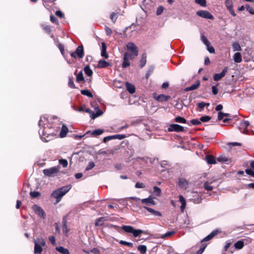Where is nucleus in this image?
<instances>
[{"instance_id": "26", "label": "nucleus", "mask_w": 254, "mask_h": 254, "mask_svg": "<svg viewBox=\"0 0 254 254\" xmlns=\"http://www.w3.org/2000/svg\"><path fill=\"white\" fill-rule=\"evenodd\" d=\"M110 65V64L105 60H100L98 62L97 67L98 68H105Z\"/></svg>"}, {"instance_id": "15", "label": "nucleus", "mask_w": 254, "mask_h": 254, "mask_svg": "<svg viewBox=\"0 0 254 254\" xmlns=\"http://www.w3.org/2000/svg\"><path fill=\"white\" fill-rule=\"evenodd\" d=\"M178 185L180 188L186 189L188 187L189 183L186 179L180 178L178 179Z\"/></svg>"}, {"instance_id": "25", "label": "nucleus", "mask_w": 254, "mask_h": 254, "mask_svg": "<svg viewBox=\"0 0 254 254\" xmlns=\"http://www.w3.org/2000/svg\"><path fill=\"white\" fill-rule=\"evenodd\" d=\"M155 98L159 102H163L168 100L170 98V96L168 95H165L164 94H160Z\"/></svg>"}, {"instance_id": "10", "label": "nucleus", "mask_w": 254, "mask_h": 254, "mask_svg": "<svg viewBox=\"0 0 254 254\" xmlns=\"http://www.w3.org/2000/svg\"><path fill=\"white\" fill-rule=\"evenodd\" d=\"M196 14L202 18L209 19H213V16L206 10H199L196 12Z\"/></svg>"}, {"instance_id": "39", "label": "nucleus", "mask_w": 254, "mask_h": 254, "mask_svg": "<svg viewBox=\"0 0 254 254\" xmlns=\"http://www.w3.org/2000/svg\"><path fill=\"white\" fill-rule=\"evenodd\" d=\"M201 125V122L200 121V119H193L190 120V124H188L189 126L193 125V126H198Z\"/></svg>"}, {"instance_id": "41", "label": "nucleus", "mask_w": 254, "mask_h": 254, "mask_svg": "<svg viewBox=\"0 0 254 254\" xmlns=\"http://www.w3.org/2000/svg\"><path fill=\"white\" fill-rule=\"evenodd\" d=\"M225 4L227 7V10L231 9V8L233 7V0H226Z\"/></svg>"}, {"instance_id": "6", "label": "nucleus", "mask_w": 254, "mask_h": 254, "mask_svg": "<svg viewBox=\"0 0 254 254\" xmlns=\"http://www.w3.org/2000/svg\"><path fill=\"white\" fill-rule=\"evenodd\" d=\"M94 109L96 111V113L88 108L85 110L86 112L89 113L90 115V117L92 119H93L102 115L103 113L102 111L99 109V106L94 107Z\"/></svg>"}, {"instance_id": "42", "label": "nucleus", "mask_w": 254, "mask_h": 254, "mask_svg": "<svg viewBox=\"0 0 254 254\" xmlns=\"http://www.w3.org/2000/svg\"><path fill=\"white\" fill-rule=\"evenodd\" d=\"M143 232L140 229H135L133 228L132 234L134 237H138L140 234L142 233Z\"/></svg>"}, {"instance_id": "24", "label": "nucleus", "mask_w": 254, "mask_h": 254, "mask_svg": "<svg viewBox=\"0 0 254 254\" xmlns=\"http://www.w3.org/2000/svg\"><path fill=\"white\" fill-rule=\"evenodd\" d=\"M217 161L219 162L222 163H227L230 160L229 157L224 155H221L218 157L216 159Z\"/></svg>"}, {"instance_id": "31", "label": "nucleus", "mask_w": 254, "mask_h": 254, "mask_svg": "<svg viewBox=\"0 0 254 254\" xmlns=\"http://www.w3.org/2000/svg\"><path fill=\"white\" fill-rule=\"evenodd\" d=\"M234 61L237 63H240L242 62V56L241 53L237 52L235 53L233 56Z\"/></svg>"}, {"instance_id": "54", "label": "nucleus", "mask_w": 254, "mask_h": 254, "mask_svg": "<svg viewBox=\"0 0 254 254\" xmlns=\"http://www.w3.org/2000/svg\"><path fill=\"white\" fill-rule=\"evenodd\" d=\"M175 121L180 123H185L186 122V120L181 117H177L175 119Z\"/></svg>"}, {"instance_id": "57", "label": "nucleus", "mask_w": 254, "mask_h": 254, "mask_svg": "<svg viewBox=\"0 0 254 254\" xmlns=\"http://www.w3.org/2000/svg\"><path fill=\"white\" fill-rule=\"evenodd\" d=\"M247 174L254 177V171L251 168H248L245 170Z\"/></svg>"}, {"instance_id": "28", "label": "nucleus", "mask_w": 254, "mask_h": 254, "mask_svg": "<svg viewBox=\"0 0 254 254\" xmlns=\"http://www.w3.org/2000/svg\"><path fill=\"white\" fill-rule=\"evenodd\" d=\"M106 44L104 43H102V49H101V56L103 57H104L106 59H107L109 56L106 53Z\"/></svg>"}, {"instance_id": "58", "label": "nucleus", "mask_w": 254, "mask_h": 254, "mask_svg": "<svg viewBox=\"0 0 254 254\" xmlns=\"http://www.w3.org/2000/svg\"><path fill=\"white\" fill-rule=\"evenodd\" d=\"M247 10L251 14L254 15V9L251 7L249 4L246 5Z\"/></svg>"}, {"instance_id": "33", "label": "nucleus", "mask_w": 254, "mask_h": 254, "mask_svg": "<svg viewBox=\"0 0 254 254\" xmlns=\"http://www.w3.org/2000/svg\"><path fill=\"white\" fill-rule=\"evenodd\" d=\"M146 57H147V56H146V54L145 53H143L142 55L141 58V59L140 61V66L141 68L143 67L146 64Z\"/></svg>"}, {"instance_id": "4", "label": "nucleus", "mask_w": 254, "mask_h": 254, "mask_svg": "<svg viewBox=\"0 0 254 254\" xmlns=\"http://www.w3.org/2000/svg\"><path fill=\"white\" fill-rule=\"evenodd\" d=\"M127 49L129 51L128 53L130 56L135 58L137 56L138 50L137 46L132 42H128L127 45Z\"/></svg>"}, {"instance_id": "1", "label": "nucleus", "mask_w": 254, "mask_h": 254, "mask_svg": "<svg viewBox=\"0 0 254 254\" xmlns=\"http://www.w3.org/2000/svg\"><path fill=\"white\" fill-rule=\"evenodd\" d=\"M71 188L70 185L63 186L53 191L51 196L56 198V202H60L63 196Z\"/></svg>"}, {"instance_id": "16", "label": "nucleus", "mask_w": 254, "mask_h": 254, "mask_svg": "<svg viewBox=\"0 0 254 254\" xmlns=\"http://www.w3.org/2000/svg\"><path fill=\"white\" fill-rule=\"evenodd\" d=\"M141 201L142 203L145 204L147 205H155L156 204L152 196L142 199Z\"/></svg>"}, {"instance_id": "3", "label": "nucleus", "mask_w": 254, "mask_h": 254, "mask_svg": "<svg viewBox=\"0 0 254 254\" xmlns=\"http://www.w3.org/2000/svg\"><path fill=\"white\" fill-rule=\"evenodd\" d=\"M34 253L41 254L43 251L42 247L46 245V242L43 239H34Z\"/></svg>"}, {"instance_id": "38", "label": "nucleus", "mask_w": 254, "mask_h": 254, "mask_svg": "<svg viewBox=\"0 0 254 254\" xmlns=\"http://www.w3.org/2000/svg\"><path fill=\"white\" fill-rule=\"evenodd\" d=\"M68 128H62V130L60 133V136L61 138L64 137L66 134L67 132L68 131Z\"/></svg>"}, {"instance_id": "7", "label": "nucleus", "mask_w": 254, "mask_h": 254, "mask_svg": "<svg viewBox=\"0 0 254 254\" xmlns=\"http://www.w3.org/2000/svg\"><path fill=\"white\" fill-rule=\"evenodd\" d=\"M70 56L73 58H76L77 56L80 59L82 58L84 56L83 47L82 45L78 46L75 51L70 54Z\"/></svg>"}, {"instance_id": "43", "label": "nucleus", "mask_w": 254, "mask_h": 254, "mask_svg": "<svg viewBox=\"0 0 254 254\" xmlns=\"http://www.w3.org/2000/svg\"><path fill=\"white\" fill-rule=\"evenodd\" d=\"M232 47L233 49V51H240L241 50V48L239 45V44L237 42L234 43L232 44Z\"/></svg>"}, {"instance_id": "40", "label": "nucleus", "mask_w": 254, "mask_h": 254, "mask_svg": "<svg viewBox=\"0 0 254 254\" xmlns=\"http://www.w3.org/2000/svg\"><path fill=\"white\" fill-rule=\"evenodd\" d=\"M137 250L141 254H144L147 250V248L145 245H139L137 247Z\"/></svg>"}, {"instance_id": "64", "label": "nucleus", "mask_w": 254, "mask_h": 254, "mask_svg": "<svg viewBox=\"0 0 254 254\" xmlns=\"http://www.w3.org/2000/svg\"><path fill=\"white\" fill-rule=\"evenodd\" d=\"M164 10V7L162 6H159L157 8V11H156V14L157 15H159L161 14Z\"/></svg>"}, {"instance_id": "8", "label": "nucleus", "mask_w": 254, "mask_h": 254, "mask_svg": "<svg viewBox=\"0 0 254 254\" xmlns=\"http://www.w3.org/2000/svg\"><path fill=\"white\" fill-rule=\"evenodd\" d=\"M134 58L130 56L128 52H126L124 55L123 61L122 63V67L126 68L130 64L129 60L133 59Z\"/></svg>"}, {"instance_id": "45", "label": "nucleus", "mask_w": 254, "mask_h": 254, "mask_svg": "<svg viewBox=\"0 0 254 254\" xmlns=\"http://www.w3.org/2000/svg\"><path fill=\"white\" fill-rule=\"evenodd\" d=\"M197 106L200 111L202 110L206 106H209V103H206L204 102H200L197 103Z\"/></svg>"}, {"instance_id": "61", "label": "nucleus", "mask_w": 254, "mask_h": 254, "mask_svg": "<svg viewBox=\"0 0 254 254\" xmlns=\"http://www.w3.org/2000/svg\"><path fill=\"white\" fill-rule=\"evenodd\" d=\"M30 194L31 197H32L33 198H36L40 195V193L38 191H31L30 193Z\"/></svg>"}, {"instance_id": "11", "label": "nucleus", "mask_w": 254, "mask_h": 254, "mask_svg": "<svg viewBox=\"0 0 254 254\" xmlns=\"http://www.w3.org/2000/svg\"><path fill=\"white\" fill-rule=\"evenodd\" d=\"M32 208L35 213L39 217L44 218L46 216V213L44 210L40 206L36 204H34Z\"/></svg>"}, {"instance_id": "59", "label": "nucleus", "mask_w": 254, "mask_h": 254, "mask_svg": "<svg viewBox=\"0 0 254 254\" xmlns=\"http://www.w3.org/2000/svg\"><path fill=\"white\" fill-rule=\"evenodd\" d=\"M231 244H232V242L231 241V240H227L226 242V244L224 248V251H225V252L227 251L228 249L230 247Z\"/></svg>"}, {"instance_id": "36", "label": "nucleus", "mask_w": 254, "mask_h": 254, "mask_svg": "<svg viewBox=\"0 0 254 254\" xmlns=\"http://www.w3.org/2000/svg\"><path fill=\"white\" fill-rule=\"evenodd\" d=\"M84 71L85 72V74L88 76H92L93 74V71L92 69L90 68V66L89 65H87L84 67Z\"/></svg>"}, {"instance_id": "46", "label": "nucleus", "mask_w": 254, "mask_h": 254, "mask_svg": "<svg viewBox=\"0 0 254 254\" xmlns=\"http://www.w3.org/2000/svg\"><path fill=\"white\" fill-rule=\"evenodd\" d=\"M81 93L85 96H87L89 97H92V94L88 90H82L81 91Z\"/></svg>"}, {"instance_id": "12", "label": "nucleus", "mask_w": 254, "mask_h": 254, "mask_svg": "<svg viewBox=\"0 0 254 254\" xmlns=\"http://www.w3.org/2000/svg\"><path fill=\"white\" fill-rule=\"evenodd\" d=\"M202 198L201 196L196 192H192L191 197L189 200L192 201L194 203L199 204L201 202Z\"/></svg>"}, {"instance_id": "51", "label": "nucleus", "mask_w": 254, "mask_h": 254, "mask_svg": "<svg viewBox=\"0 0 254 254\" xmlns=\"http://www.w3.org/2000/svg\"><path fill=\"white\" fill-rule=\"evenodd\" d=\"M59 163L63 166L64 168L67 167L68 165L67 161L66 159H61L59 160Z\"/></svg>"}, {"instance_id": "37", "label": "nucleus", "mask_w": 254, "mask_h": 254, "mask_svg": "<svg viewBox=\"0 0 254 254\" xmlns=\"http://www.w3.org/2000/svg\"><path fill=\"white\" fill-rule=\"evenodd\" d=\"M84 78L83 77V73L82 71L79 72V73L77 74L76 76V81L77 82H80L81 81H84Z\"/></svg>"}, {"instance_id": "62", "label": "nucleus", "mask_w": 254, "mask_h": 254, "mask_svg": "<svg viewBox=\"0 0 254 254\" xmlns=\"http://www.w3.org/2000/svg\"><path fill=\"white\" fill-rule=\"evenodd\" d=\"M95 166V164L93 162H90L89 163L88 166L86 167L85 170L89 171L91 170Z\"/></svg>"}, {"instance_id": "22", "label": "nucleus", "mask_w": 254, "mask_h": 254, "mask_svg": "<svg viewBox=\"0 0 254 254\" xmlns=\"http://www.w3.org/2000/svg\"><path fill=\"white\" fill-rule=\"evenodd\" d=\"M200 85V81L197 80L196 82L189 87H187L185 89V91H190L196 89Z\"/></svg>"}, {"instance_id": "48", "label": "nucleus", "mask_w": 254, "mask_h": 254, "mask_svg": "<svg viewBox=\"0 0 254 254\" xmlns=\"http://www.w3.org/2000/svg\"><path fill=\"white\" fill-rule=\"evenodd\" d=\"M240 125L243 127H248L250 125V124L248 121L240 120Z\"/></svg>"}, {"instance_id": "18", "label": "nucleus", "mask_w": 254, "mask_h": 254, "mask_svg": "<svg viewBox=\"0 0 254 254\" xmlns=\"http://www.w3.org/2000/svg\"><path fill=\"white\" fill-rule=\"evenodd\" d=\"M205 160L208 164H215L216 163V159L211 155H206L205 157Z\"/></svg>"}, {"instance_id": "2", "label": "nucleus", "mask_w": 254, "mask_h": 254, "mask_svg": "<svg viewBox=\"0 0 254 254\" xmlns=\"http://www.w3.org/2000/svg\"><path fill=\"white\" fill-rule=\"evenodd\" d=\"M50 128H42L39 130V133L41 140L43 142H48L52 140L54 135L49 131Z\"/></svg>"}, {"instance_id": "19", "label": "nucleus", "mask_w": 254, "mask_h": 254, "mask_svg": "<svg viewBox=\"0 0 254 254\" xmlns=\"http://www.w3.org/2000/svg\"><path fill=\"white\" fill-rule=\"evenodd\" d=\"M239 131L244 134L248 135H254V130L251 129V128H238Z\"/></svg>"}, {"instance_id": "52", "label": "nucleus", "mask_w": 254, "mask_h": 254, "mask_svg": "<svg viewBox=\"0 0 254 254\" xmlns=\"http://www.w3.org/2000/svg\"><path fill=\"white\" fill-rule=\"evenodd\" d=\"M199 119L200 122H207L210 120L211 117L208 116H204L200 117Z\"/></svg>"}, {"instance_id": "53", "label": "nucleus", "mask_w": 254, "mask_h": 254, "mask_svg": "<svg viewBox=\"0 0 254 254\" xmlns=\"http://www.w3.org/2000/svg\"><path fill=\"white\" fill-rule=\"evenodd\" d=\"M195 2L201 6L205 7L206 6V0H195Z\"/></svg>"}, {"instance_id": "5", "label": "nucleus", "mask_w": 254, "mask_h": 254, "mask_svg": "<svg viewBox=\"0 0 254 254\" xmlns=\"http://www.w3.org/2000/svg\"><path fill=\"white\" fill-rule=\"evenodd\" d=\"M59 166H55L49 169L43 170V172L45 176L52 177L56 175L59 171Z\"/></svg>"}, {"instance_id": "23", "label": "nucleus", "mask_w": 254, "mask_h": 254, "mask_svg": "<svg viewBox=\"0 0 254 254\" xmlns=\"http://www.w3.org/2000/svg\"><path fill=\"white\" fill-rule=\"evenodd\" d=\"M143 208L144 209H146L148 212L152 213V214H153L155 216H159V217L162 216V214L159 211H156V210H154L153 209L150 208L149 207L146 206H143Z\"/></svg>"}, {"instance_id": "14", "label": "nucleus", "mask_w": 254, "mask_h": 254, "mask_svg": "<svg viewBox=\"0 0 254 254\" xmlns=\"http://www.w3.org/2000/svg\"><path fill=\"white\" fill-rule=\"evenodd\" d=\"M228 70V67H225L224 69H223L222 71L220 73H215L213 75V79L215 81H219L222 78L224 77L225 75L226 72Z\"/></svg>"}, {"instance_id": "20", "label": "nucleus", "mask_w": 254, "mask_h": 254, "mask_svg": "<svg viewBox=\"0 0 254 254\" xmlns=\"http://www.w3.org/2000/svg\"><path fill=\"white\" fill-rule=\"evenodd\" d=\"M109 219L107 217H101L96 219L95 225L96 226H102L104 222L108 221Z\"/></svg>"}, {"instance_id": "17", "label": "nucleus", "mask_w": 254, "mask_h": 254, "mask_svg": "<svg viewBox=\"0 0 254 254\" xmlns=\"http://www.w3.org/2000/svg\"><path fill=\"white\" fill-rule=\"evenodd\" d=\"M219 232V231L218 230H215L213 231L210 234H209L208 235H207L206 237H205L204 238H203L201 242L202 243L203 242H206L210 240L213 237H214L215 235H216Z\"/></svg>"}, {"instance_id": "44", "label": "nucleus", "mask_w": 254, "mask_h": 254, "mask_svg": "<svg viewBox=\"0 0 254 254\" xmlns=\"http://www.w3.org/2000/svg\"><path fill=\"white\" fill-rule=\"evenodd\" d=\"M206 246V244H202L201 246L200 247L199 249L198 250V251H197L195 254H202L204 252Z\"/></svg>"}, {"instance_id": "35", "label": "nucleus", "mask_w": 254, "mask_h": 254, "mask_svg": "<svg viewBox=\"0 0 254 254\" xmlns=\"http://www.w3.org/2000/svg\"><path fill=\"white\" fill-rule=\"evenodd\" d=\"M187 128H167V131L169 132L175 131L176 132H184Z\"/></svg>"}, {"instance_id": "55", "label": "nucleus", "mask_w": 254, "mask_h": 254, "mask_svg": "<svg viewBox=\"0 0 254 254\" xmlns=\"http://www.w3.org/2000/svg\"><path fill=\"white\" fill-rule=\"evenodd\" d=\"M204 188L208 191H210L213 189V187L207 182L204 183Z\"/></svg>"}, {"instance_id": "30", "label": "nucleus", "mask_w": 254, "mask_h": 254, "mask_svg": "<svg viewBox=\"0 0 254 254\" xmlns=\"http://www.w3.org/2000/svg\"><path fill=\"white\" fill-rule=\"evenodd\" d=\"M56 250L62 254H69V252L67 249L64 248L62 246L57 247L56 248Z\"/></svg>"}, {"instance_id": "13", "label": "nucleus", "mask_w": 254, "mask_h": 254, "mask_svg": "<svg viewBox=\"0 0 254 254\" xmlns=\"http://www.w3.org/2000/svg\"><path fill=\"white\" fill-rule=\"evenodd\" d=\"M131 126H138L140 127L148 126L147 122L140 119H135L132 122Z\"/></svg>"}, {"instance_id": "50", "label": "nucleus", "mask_w": 254, "mask_h": 254, "mask_svg": "<svg viewBox=\"0 0 254 254\" xmlns=\"http://www.w3.org/2000/svg\"><path fill=\"white\" fill-rule=\"evenodd\" d=\"M119 244L122 245L127 246L129 247H133V244L132 243L126 242L123 240H121L119 242Z\"/></svg>"}, {"instance_id": "21", "label": "nucleus", "mask_w": 254, "mask_h": 254, "mask_svg": "<svg viewBox=\"0 0 254 254\" xmlns=\"http://www.w3.org/2000/svg\"><path fill=\"white\" fill-rule=\"evenodd\" d=\"M126 86L127 90L130 94H133L135 92V88L134 85L128 82H126Z\"/></svg>"}, {"instance_id": "32", "label": "nucleus", "mask_w": 254, "mask_h": 254, "mask_svg": "<svg viewBox=\"0 0 254 254\" xmlns=\"http://www.w3.org/2000/svg\"><path fill=\"white\" fill-rule=\"evenodd\" d=\"M244 246V242L243 241L239 240L236 242L234 244V247L236 249L240 250Z\"/></svg>"}, {"instance_id": "34", "label": "nucleus", "mask_w": 254, "mask_h": 254, "mask_svg": "<svg viewBox=\"0 0 254 254\" xmlns=\"http://www.w3.org/2000/svg\"><path fill=\"white\" fill-rule=\"evenodd\" d=\"M130 136L129 134H114L115 139L122 140Z\"/></svg>"}, {"instance_id": "47", "label": "nucleus", "mask_w": 254, "mask_h": 254, "mask_svg": "<svg viewBox=\"0 0 254 254\" xmlns=\"http://www.w3.org/2000/svg\"><path fill=\"white\" fill-rule=\"evenodd\" d=\"M153 192L156 195L160 196L161 194V189L157 186H154L153 187Z\"/></svg>"}, {"instance_id": "9", "label": "nucleus", "mask_w": 254, "mask_h": 254, "mask_svg": "<svg viewBox=\"0 0 254 254\" xmlns=\"http://www.w3.org/2000/svg\"><path fill=\"white\" fill-rule=\"evenodd\" d=\"M231 117L230 114L224 113L221 112H219L218 114V120H222L225 123L230 122L231 121Z\"/></svg>"}, {"instance_id": "29", "label": "nucleus", "mask_w": 254, "mask_h": 254, "mask_svg": "<svg viewBox=\"0 0 254 254\" xmlns=\"http://www.w3.org/2000/svg\"><path fill=\"white\" fill-rule=\"evenodd\" d=\"M121 229L125 231L126 232L128 233H131L133 230V227L129 225H123L121 227Z\"/></svg>"}, {"instance_id": "60", "label": "nucleus", "mask_w": 254, "mask_h": 254, "mask_svg": "<svg viewBox=\"0 0 254 254\" xmlns=\"http://www.w3.org/2000/svg\"><path fill=\"white\" fill-rule=\"evenodd\" d=\"M110 19L114 23H115L117 19V14L115 12L112 13L110 15Z\"/></svg>"}, {"instance_id": "27", "label": "nucleus", "mask_w": 254, "mask_h": 254, "mask_svg": "<svg viewBox=\"0 0 254 254\" xmlns=\"http://www.w3.org/2000/svg\"><path fill=\"white\" fill-rule=\"evenodd\" d=\"M103 132V129H95L92 132H91L90 131H88L86 132V134L91 133L93 136H96L101 134Z\"/></svg>"}, {"instance_id": "56", "label": "nucleus", "mask_w": 254, "mask_h": 254, "mask_svg": "<svg viewBox=\"0 0 254 254\" xmlns=\"http://www.w3.org/2000/svg\"><path fill=\"white\" fill-rule=\"evenodd\" d=\"M112 139H115L114 135L105 137L103 139V142L105 143Z\"/></svg>"}, {"instance_id": "63", "label": "nucleus", "mask_w": 254, "mask_h": 254, "mask_svg": "<svg viewBox=\"0 0 254 254\" xmlns=\"http://www.w3.org/2000/svg\"><path fill=\"white\" fill-rule=\"evenodd\" d=\"M68 85V86L71 88H75L73 81L72 79L70 77H69Z\"/></svg>"}, {"instance_id": "49", "label": "nucleus", "mask_w": 254, "mask_h": 254, "mask_svg": "<svg viewBox=\"0 0 254 254\" xmlns=\"http://www.w3.org/2000/svg\"><path fill=\"white\" fill-rule=\"evenodd\" d=\"M201 40L203 43V44L206 46L210 45V43L208 40L207 39L206 37L202 35L201 36Z\"/></svg>"}]
</instances>
